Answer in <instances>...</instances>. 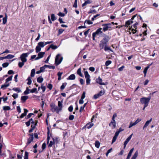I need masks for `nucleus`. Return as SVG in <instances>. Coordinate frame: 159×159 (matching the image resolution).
I'll use <instances>...</instances> for the list:
<instances>
[{
    "mask_svg": "<svg viewBox=\"0 0 159 159\" xmlns=\"http://www.w3.org/2000/svg\"><path fill=\"white\" fill-rule=\"evenodd\" d=\"M110 39V37L108 36L105 34L104 38L100 41L99 44V47L101 49H102L104 46L107 45Z\"/></svg>",
    "mask_w": 159,
    "mask_h": 159,
    "instance_id": "nucleus-1",
    "label": "nucleus"
},
{
    "mask_svg": "<svg viewBox=\"0 0 159 159\" xmlns=\"http://www.w3.org/2000/svg\"><path fill=\"white\" fill-rule=\"evenodd\" d=\"M151 98L150 97L148 98L143 97L140 98V102L142 104H144L145 107H147Z\"/></svg>",
    "mask_w": 159,
    "mask_h": 159,
    "instance_id": "nucleus-2",
    "label": "nucleus"
},
{
    "mask_svg": "<svg viewBox=\"0 0 159 159\" xmlns=\"http://www.w3.org/2000/svg\"><path fill=\"white\" fill-rule=\"evenodd\" d=\"M102 28H100L98 29L95 32H94L93 33L92 36L93 39V40H95V37L96 36H100L101 34L102 33Z\"/></svg>",
    "mask_w": 159,
    "mask_h": 159,
    "instance_id": "nucleus-3",
    "label": "nucleus"
},
{
    "mask_svg": "<svg viewBox=\"0 0 159 159\" xmlns=\"http://www.w3.org/2000/svg\"><path fill=\"white\" fill-rule=\"evenodd\" d=\"M61 55L58 54L56 56L55 59V63L57 66L59 65L62 61L63 59L62 57H60Z\"/></svg>",
    "mask_w": 159,
    "mask_h": 159,
    "instance_id": "nucleus-4",
    "label": "nucleus"
},
{
    "mask_svg": "<svg viewBox=\"0 0 159 159\" xmlns=\"http://www.w3.org/2000/svg\"><path fill=\"white\" fill-rule=\"evenodd\" d=\"M50 106L51 107V110L53 112H56L57 113H59L58 108L54 103H52Z\"/></svg>",
    "mask_w": 159,
    "mask_h": 159,
    "instance_id": "nucleus-5",
    "label": "nucleus"
},
{
    "mask_svg": "<svg viewBox=\"0 0 159 159\" xmlns=\"http://www.w3.org/2000/svg\"><path fill=\"white\" fill-rule=\"evenodd\" d=\"M29 54V53L27 52L26 53H23L21 54L20 58L21 59V61L25 62H26L27 61L26 57H28Z\"/></svg>",
    "mask_w": 159,
    "mask_h": 159,
    "instance_id": "nucleus-6",
    "label": "nucleus"
},
{
    "mask_svg": "<svg viewBox=\"0 0 159 159\" xmlns=\"http://www.w3.org/2000/svg\"><path fill=\"white\" fill-rule=\"evenodd\" d=\"M84 74L85 75V78L86 79V83L87 85L89 84L90 83V76L88 72L87 71H85L84 72Z\"/></svg>",
    "mask_w": 159,
    "mask_h": 159,
    "instance_id": "nucleus-7",
    "label": "nucleus"
},
{
    "mask_svg": "<svg viewBox=\"0 0 159 159\" xmlns=\"http://www.w3.org/2000/svg\"><path fill=\"white\" fill-rule=\"evenodd\" d=\"M111 24L110 23L104 24L102 25V26H103V30L105 32L108 30L109 29L111 28Z\"/></svg>",
    "mask_w": 159,
    "mask_h": 159,
    "instance_id": "nucleus-8",
    "label": "nucleus"
},
{
    "mask_svg": "<svg viewBox=\"0 0 159 159\" xmlns=\"http://www.w3.org/2000/svg\"><path fill=\"white\" fill-rule=\"evenodd\" d=\"M136 16V15L133 16L131 19L126 22L125 25V27H128L129 25L133 23V20Z\"/></svg>",
    "mask_w": 159,
    "mask_h": 159,
    "instance_id": "nucleus-9",
    "label": "nucleus"
},
{
    "mask_svg": "<svg viewBox=\"0 0 159 159\" xmlns=\"http://www.w3.org/2000/svg\"><path fill=\"white\" fill-rule=\"evenodd\" d=\"M104 93L105 92L104 91L102 90H101L98 94H95L94 95L93 98L95 99H96L99 97L103 95L104 94Z\"/></svg>",
    "mask_w": 159,
    "mask_h": 159,
    "instance_id": "nucleus-10",
    "label": "nucleus"
},
{
    "mask_svg": "<svg viewBox=\"0 0 159 159\" xmlns=\"http://www.w3.org/2000/svg\"><path fill=\"white\" fill-rule=\"evenodd\" d=\"M52 141H51L50 143L48 145L49 147H51L54 145L55 143L57 142V138H56L55 139L52 137Z\"/></svg>",
    "mask_w": 159,
    "mask_h": 159,
    "instance_id": "nucleus-11",
    "label": "nucleus"
},
{
    "mask_svg": "<svg viewBox=\"0 0 159 159\" xmlns=\"http://www.w3.org/2000/svg\"><path fill=\"white\" fill-rule=\"evenodd\" d=\"M96 82L97 83L101 85H106V83L102 82V79L99 77L98 78L96 79Z\"/></svg>",
    "mask_w": 159,
    "mask_h": 159,
    "instance_id": "nucleus-12",
    "label": "nucleus"
},
{
    "mask_svg": "<svg viewBox=\"0 0 159 159\" xmlns=\"http://www.w3.org/2000/svg\"><path fill=\"white\" fill-rule=\"evenodd\" d=\"M133 134H131L130 135H129L128 138H127L125 141L124 142V148L125 149V147H126V146L128 143L129 142L130 139H131L132 136L133 135Z\"/></svg>",
    "mask_w": 159,
    "mask_h": 159,
    "instance_id": "nucleus-13",
    "label": "nucleus"
},
{
    "mask_svg": "<svg viewBox=\"0 0 159 159\" xmlns=\"http://www.w3.org/2000/svg\"><path fill=\"white\" fill-rule=\"evenodd\" d=\"M29 135L30 136V137L29 138L27 139L28 141L27 143V145L31 143V142L33 141L34 139L33 134H29Z\"/></svg>",
    "mask_w": 159,
    "mask_h": 159,
    "instance_id": "nucleus-14",
    "label": "nucleus"
},
{
    "mask_svg": "<svg viewBox=\"0 0 159 159\" xmlns=\"http://www.w3.org/2000/svg\"><path fill=\"white\" fill-rule=\"evenodd\" d=\"M44 54H45L44 52H39L38 55V57H37L36 58H35V60H38L41 58H42L43 57Z\"/></svg>",
    "mask_w": 159,
    "mask_h": 159,
    "instance_id": "nucleus-15",
    "label": "nucleus"
},
{
    "mask_svg": "<svg viewBox=\"0 0 159 159\" xmlns=\"http://www.w3.org/2000/svg\"><path fill=\"white\" fill-rule=\"evenodd\" d=\"M63 101H59L58 102V110L59 111H61L62 110L63 107L62 105Z\"/></svg>",
    "mask_w": 159,
    "mask_h": 159,
    "instance_id": "nucleus-16",
    "label": "nucleus"
},
{
    "mask_svg": "<svg viewBox=\"0 0 159 159\" xmlns=\"http://www.w3.org/2000/svg\"><path fill=\"white\" fill-rule=\"evenodd\" d=\"M152 120V118H151L149 120H147L146 122L145 123V125H144L143 128V129H144V128H146L149 125V123L151 122Z\"/></svg>",
    "mask_w": 159,
    "mask_h": 159,
    "instance_id": "nucleus-17",
    "label": "nucleus"
},
{
    "mask_svg": "<svg viewBox=\"0 0 159 159\" xmlns=\"http://www.w3.org/2000/svg\"><path fill=\"white\" fill-rule=\"evenodd\" d=\"M24 112L21 114L20 117L21 118H23L24 116L26 115L27 113L28 112V111L27 109L24 108Z\"/></svg>",
    "mask_w": 159,
    "mask_h": 159,
    "instance_id": "nucleus-18",
    "label": "nucleus"
},
{
    "mask_svg": "<svg viewBox=\"0 0 159 159\" xmlns=\"http://www.w3.org/2000/svg\"><path fill=\"white\" fill-rule=\"evenodd\" d=\"M111 125H112L113 129L115 128L116 125V121H111L109 124V126H111Z\"/></svg>",
    "mask_w": 159,
    "mask_h": 159,
    "instance_id": "nucleus-19",
    "label": "nucleus"
},
{
    "mask_svg": "<svg viewBox=\"0 0 159 159\" xmlns=\"http://www.w3.org/2000/svg\"><path fill=\"white\" fill-rule=\"evenodd\" d=\"M118 135V134H117L115 133V135L114 136V137L113 138V139H112V144L113 143H114V142H115L116 141Z\"/></svg>",
    "mask_w": 159,
    "mask_h": 159,
    "instance_id": "nucleus-20",
    "label": "nucleus"
},
{
    "mask_svg": "<svg viewBox=\"0 0 159 159\" xmlns=\"http://www.w3.org/2000/svg\"><path fill=\"white\" fill-rule=\"evenodd\" d=\"M75 78V75L74 74H73L70 75L68 78H67V80H74Z\"/></svg>",
    "mask_w": 159,
    "mask_h": 159,
    "instance_id": "nucleus-21",
    "label": "nucleus"
},
{
    "mask_svg": "<svg viewBox=\"0 0 159 159\" xmlns=\"http://www.w3.org/2000/svg\"><path fill=\"white\" fill-rule=\"evenodd\" d=\"M93 125V123L92 122L89 123H87L86 125V126L87 128L88 129H89L92 127Z\"/></svg>",
    "mask_w": 159,
    "mask_h": 159,
    "instance_id": "nucleus-22",
    "label": "nucleus"
},
{
    "mask_svg": "<svg viewBox=\"0 0 159 159\" xmlns=\"http://www.w3.org/2000/svg\"><path fill=\"white\" fill-rule=\"evenodd\" d=\"M77 74L79 75L81 77H83V75L81 72V68H80L78 69L77 72Z\"/></svg>",
    "mask_w": 159,
    "mask_h": 159,
    "instance_id": "nucleus-23",
    "label": "nucleus"
},
{
    "mask_svg": "<svg viewBox=\"0 0 159 159\" xmlns=\"http://www.w3.org/2000/svg\"><path fill=\"white\" fill-rule=\"evenodd\" d=\"M28 98V96H22L21 98V100L22 101H25Z\"/></svg>",
    "mask_w": 159,
    "mask_h": 159,
    "instance_id": "nucleus-24",
    "label": "nucleus"
},
{
    "mask_svg": "<svg viewBox=\"0 0 159 159\" xmlns=\"http://www.w3.org/2000/svg\"><path fill=\"white\" fill-rule=\"evenodd\" d=\"M38 45L41 48L43 47L45 45L44 44V43L43 42H40L38 43Z\"/></svg>",
    "mask_w": 159,
    "mask_h": 159,
    "instance_id": "nucleus-25",
    "label": "nucleus"
},
{
    "mask_svg": "<svg viewBox=\"0 0 159 159\" xmlns=\"http://www.w3.org/2000/svg\"><path fill=\"white\" fill-rule=\"evenodd\" d=\"M43 78L41 76H40L37 79V81L39 83H42L43 81Z\"/></svg>",
    "mask_w": 159,
    "mask_h": 159,
    "instance_id": "nucleus-26",
    "label": "nucleus"
},
{
    "mask_svg": "<svg viewBox=\"0 0 159 159\" xmlns=\"http://www.w3.org/2000/svg\"><path fill=\"white\" fill-rule=\"evenodd\" d=\"M41 48L37 45L35 48L36 52L37 53L39 52L41 50Z\"/></svg>",
    "mask_w": 159,
    "mask_h": 159,
    "instance_id": "nucleus-27",
    "label": "nucleus"
},
{
    "mask_svg": "<svg viewBox=\"0 0 159 159\" xmlns=\"http://www.w3.org/2000/svg\"><path fill=\"white\" fill-rule=\"evenodd\" d=\"M138 154V151H136L135 152L133 156L132 157V158L134 159H136V157H137Z\"/></svg>",
    "mask_w": 159,
    "mask_h": 159,
    "instance_id": "nucleus-28",
    "label": "nucleus"
},
{
    "mask_svg": "<svg viewBox=\"0 0 159 159\" xmlns=\"http://www.w3.org/2000/svg\"><path fill=\"white\" fill-rule=\"evenodd\" d=\"M10 108V107L8 106H5L3 107V109L4 111L9 110Z\"/></svg>",
    "mask_w": 159,
    "mask_h": 159,
    "instance_id": "nucleus-29",
    "label": "nucleus"
},
{
    "mask_svg": "<svg viewBox=\"0 0 159 159\" xmlns=\"http://www.w3.org/2000/svg\"><path fill=\"white\" fill-rule=\"evenodd\" d=\"M6 57V59H11L13 58L14 57V56L12 55L9 54Z\"/></svg>",
    "mask_w": 159,
    "mask_h": 159,
    "instance_id": "nucleus-30",
    "label": "nucleus"
},
{
    "mask_svg": "<svg viewBox=\"0 0 159 159\" xmlns=\"http://www.w3.org/2000/svg\"><path fill=\"white\" fill-rule=\"evenodd\" d=\"M100 142L98 141H96L95 143V147L97 148H99L100 145Z\"/></svg>",
    "mask_w": 159,
    "mask_h": 159,
    "instance_id": "nucleus-31",
    "label": "nucleus"
},
{
    "mask_svg": "<svg viewBox=\"0 0 159 159\" xmlns=\"http://www.w3.org/2000/svg\"><path fill=\"white\" fill-rule=\"evenodd\" d=\"M7 15H6V16L5 17H4L2 19L3 23V24H5L7 23Z\"/></svg>",
    "mask_w": 159,
    "mask_h": 159,
    "instance_id": "nucleus-32",
    "label": "nucleus"
},
{
    "mask_svg": "<svg viewBox=\"0 0 159 159\" xmlns=\"http://www.w3.org/2000/svg\"><path fill=\"white\" fill-rule=\"evenodd\" d=\"M25 62L23 61H22L21 62H19L18 63V66L19 67L21 68L24 65V63Z\"/></svg>",
    "mask_w": 159,
    "mask_h": 159,
    "instance_id": "nucleus-33",
    "label": "nucleus"
},
{
    "mask_svg": "<svg viewBox=\"0 0 159 159\" xmlns=\"http://www.w3.org/2000/svg\"><path fill=\"white\" fill-rule=\"evenodd\" d=\"M35 74V70L34 69L32 70L31 73V76L32 77H33Z\"/></svg>",
    "mask_w": 159,
    "mask_h": 159,
    "instance_id": "nucleus-34",
    "label": "nucleus"
},
{
    "mask_svg": "<svg viewBox=\"0 0 159 159\" xmlns=\"http://www.w3.org/2000/svg\"><path fill=\"white\" fill-rule=\"evenodd\" d=\"M28 155H29L28 152L26 151H25V152L24 159H28Z\"/></svg>",
    "mask_w": 159,
    "mask_h": 159,
    "instance_id": "nucleus-35",
    "label": "nucleus"
},
{
    "mask_svg": "<svg viewBox=\"0 0 159 159\" xmlns=\"http://www.w3.org/2000/svg\"><path fill=\"white\" fill-rule=\"evenodd\" d=\"M50 47H51V48L53 50L57 48V47L56 46L53 45V44H52L50 45Z\"/></svg>",
    "mask_w": 159,
    "mask_h": 159,
    "instance_id": "nucleus-36",
    "label": "nucleus"
},
{
    "mask_svg": "<svg viewBox=\"0 0 159 159\" xmlns=\"http://www.w3.org/2000/svg\"><path fill=\"white\" fill-rule=\"evenodd\" d=\"M27 80L28 81V82L27 83V84L28 85L31 84L32 83L31 78L29 77L27 79Z\"/></svg>",
    "mask_w": 159,
    "mask_h": 159,
    "instance_id": "nucleus-37",
    "label": "nucleus"
},
{
    "mask_svg": "<svg viewBox=\"0 0 159 159\" xmlns=\"http://www.w3.org/2000/svg\"><path fill=\"white\" fill-rule=\"evenodd\" d=\"M132 27H129V30H131V32L133 34H135L136 32V30L132 28Z\"/></svg>",
    "mask_w": 159,
    "mask_h": 159,
    "instance_id": "nucleus-38",
    "label": "nucleus"
},
{
    "mask_svg": "<svg viewBox=\"0 0 159 159\" xmlns=\"http://www.w3.org/2000/svg\"><path fill=\"white\" fill-rule=\"evenodd\" d=\"M44 66L48 67L49 69H54L55 68V67L54 66L47 65H44Z\"/></svg>",
    "mask_w": 159,
    "mask_h": 159,
    "instance_id": "nucleus-39",
    "label": "nucleus"
},
{
    "mask_svg": "<svg viewBox=\"0 0 159 159\" xmlns=\"http://www.w3.org/2000/svg\"><path fill=\"white\" fill-rule=\"evenodd\" d=\"M136 124H136V123L135 122L133 123H132V122H131L130 123L129 125V128H131L133 126H134Z\"/></svg>",
    "mask_w": 159,
    "mask_h": 159,
    "instance_id": "nucleus-40",
    "label": "nucleus"
},
{
    "mask_svg": "<svg viewBox=\"0 0 159 159\" xmlns=\"http://www.w3.org/2000/svg\"><path fill=\"white\" fill-rule=\"evenodd\" d=\"M49 130L48 128V136L47 138V143H48L49 142V140L50 139V137L49 136Z\"/></svg>",
    "mask_w": 159,
    "mask_h": 159,
    "instance_id": "nucleus-41",
    "label": "nucleus"
},
{
    "mask_svg": "<svg viewBox=\"0 0 159 159\" xmlns=\"http://www.w3.org/2000/svg\"><path fill=\"white\" fill-rule=\"evenodd\" d=\"M12 76H11L7 79L6 80V82L7 83L12 80Z\"/></svg>",
    "mask_w": 159,
    "mask_h": 159,
    "instance_id": "nucleus-42",
    "label": "nucleus"
},
{
    "mask_svg": "<svg viewBox=\"0 0 159 159\" xmlns=\"http://www.w3.org/2000/svg\"><path fill=\"white\" fill-rule=\"evenodd\" d=\"M32 120V118H31L27 122H26L25 123V124L28 127L30 125V122L31 121V120Z\"/></svg>",
    "mask_w": 159,
    "mask_h": 159,
    "instance_id": "nucleus-43",
    "label": "nucleus"
},
{
    "mask_svg": "<svg viewBox=\"0 0 159 159\" xmlns=\"http://www.w3.org/2000/svg\"><path fill=\"white\" fill-rule=\"evenodd\" d=\"M51 18L52 20L53 21L56 19V18L55 17V15L54 14H52L51 15Z\"/></svg>",
    "mask_w": 159,
    "mask_h": 159,
    "instance_id": "nucleus-44",
    "label": "nucleus"
},
{
    "mask_svg": "<svg viewBox=\"0 0 159 159\" xmlns=\"http://www.w3.org/2000/svg\"><path fill=\"white\" fill-rule=\"evenodd\" d=\"M12 90L15 91L17 92L18 93L21 92V90L18 88H14L12 89Z\"/></svg>",
    "mask_w": 159,
    "mask_h": 159,
    "instance_id": "nucleus-45",
    "label": "nucleus"
},
{
    "mask_svg": "<svg viewBox=\"0 0 159 159\" xmlns=\"http://www.w3.org/2000/svg\"><path fill=\"white\" fill-rule=\"evenodd\" d=\"M111 63V61L110 60H107L105 62V65L106 66H109Z\"/></svg>",
    "mask_w": 159,
    "mask_h": 159,
    "instance_id": "nucleus-46",
    "label": "nucleus"
},
{
    "mask_svg": "<svg viewBox=\"0 0 159 159\" xmlns=\"http://www.w3.org/2000/svg\"><path fill=\"white\" fill-rule=\"evenodd\" d=\"M37 89L36 88H34L32 89L30 91V92L31 93H34L35 92L38 93V92L37 91Z\"/></svg>",
    "mask_w": 159,
    "mask_h": 159,
    "instance_id": "nucleus-47",
    "label": "nucleus"
},
{
    "mask_svg": "<svg viewBox=\"0 0 159 159\" xmlns=\"http://www.w3.org/2000/svg\"><path fill=\"white\" fill-rule=\"evenodd\" d=\"M66 85V83H63L61 87V89L63 90L64 89L65 86Z\"/></svg>",
    "mask_w": 159,
    "mask_h": 159,
    "instance_id": "nucleus-48",
    "label": "nucleus"
},
{
    "mask_svg": "<svg viewBox=\"0 0 159 159\" xmlns=\"http://www.w3.org/2000/svg\"><path fill=\"white\" fill-rule=\"evenodd\" d=\"M9 84H4L3 85H2L1 86V89H3V88H7V87H8V86H9Z\"/></svg>",
    "mask_w": 159,
    "mask_h": 159,
    "instance_id": "nucleus-49",
    "label": "nucleus"
},
{
    "mask_svg": "<svg viewBox=\"0 0 159 159\" xmlns=\"http://www.w3.org/2000/svg\"><path fill=\"white\" fill-rule=\"evenodd\" d=\"M87 22V23L89 25L92 24L93 23L92 21H91L90 20H86L84 21V24H85V23Z\"/></svg>",
    "mask_w": 159,
    "mask_h": 159,
    "instance_id": "nucleus-50",
    "label": "nucleus"
},
{
    "mask_svg": "<svg viewBox=\"0 0 159 159\" xmlns=\"http://www.w3.org/2000/svg\"><path fill=\"white\" fill-rule=\"evenodd\" d=\"M124 130V129H122L121 128H119L118 130L116 132V133L117 134H118L119 135V134L120 132H121L122 131H123Z\"/></svg>",
    "mask_w": 159,
    "mask_h": 159,
    "instance_id": "nucleus-51",
    "label": "nucleus"
},
{
    "mask_svg": "<svg viewBox=\"0 0 159 159\" xmlns=\"http://www.w3.org/2000/svg\"><path fill=\"white\" fill-rule=\"evenodd\" d=\"M9 65L8 62H6L2 64V66L3 67H7Z\"/></svg>",
    "mask_w": 159,
    "mask_h": 159,
    "instance_id": "nucleus-52",
    "label": "nucleus"
},
{
    "mask_svg": "<svg viewBox=\"0 0 159 159\" xmlns=\"http://www.w3.org/2000/svg\"><path fill=\"white\" fill-rule=\"evenodd\" d=\"M73 7H74L76 8L77 7V0H75Z\"/></svg>",
    "mask_w": 159,
    "mask_h": 159,
    "instance_id": "nucleus-53",
    "label": "nucleus"
},
{
    "mask_svg": "<svg viewBox=\"0 0 159 159\" xmlns=\"http://www.w3.org/2000/svg\"><path fill=\"white\" fill-rule=\"evenodd\" d=\"M48 88L50 90L52 89V85L51 84H49L47 86Z\"/></svg>",
    "mask_w": 159,
    "mask_h": 159,
    "instance_id": "nucleus-54",
    "label": "nucleus"
},
{
    "mask_svg": "<svg viewBox=\"0 0 159 159\" xmlns=\"http://www.w3.org/2000/svg\"><path fill=\"white\" fill-rule=\"evenodd\" d=\"M104 49L105 51H108L109 50H111L110 48L107 46V45L104 46Z\"/></svg>",
    "mask_w": 159,
    "mask_h": 159,
    "instance_id": "nucleus-55",
    "label": "nucleus"
},
{
    "mask_svg": "<svg viewBox=\"0 0 159 159\" xmlns=\"http://www.w3.org/2000/svg\"><path fill=\"white\" fill-rule=\"evenodd\" d=\"M134 148H133L131 149V150H130L129 152V153L128 155L131 156L132 154L134 151Z\"/></svg>",
    "mask_w": 159,
    "mask_h": 159,
    "instance_id": "nucleus-56",
    "label": "nucleus"
},
{
    "mask_svg": "<svg viewBox=\"0 0 159 159\" xmlns=\"http://www.w3.org/2000/svg\"><path fill=\"white\" fill-rule=\"evenodd\" d=\"M74 116L73 115H70L69 117V119L70 120H72L74 119Z\"/></svg>",
    "mask_w": 159,
    "mask_h": 159,
    "instance_id": "nucleus-57",
    "label": "nucleus"
},
{
    "mask_svg": "<svg viewBox=\"0 0 159 159\" xmlns=\"http://www.w3.org/2000/svg\"><path fill=\"white\" fill-rule=\"evenodd\" d=\"M41 88L42 89L43 92H44L46 89V87L45 86H44L43 85H41Z\"/></svg>",
    "mask_w": 159,
    "mask_h": 159,
    "instance_id": "nucleus-58",
    "label": "nucleus"
},
{
    "mask_svg": "<svg viewBox=\"0 0 159 159\" xmlns=\"http://www.w3.org/2000/svg\"><path fill=\"white\" fill-rule=\"evenodd\" d=\"M12 96L14 99H16L18 97V94L16 93H14L12 95Z\"/></svg>",
    "mask_w": 159,
    "mask_h": 159,
    "instance_id": "nucleus-59",
    "label": "nucleus"
},
{
    "mask_svg": "<svg viewBox=\"0 0 159 159\" xmlns=\"http://www.w3.org/2000/svg\"><path fill=\"white\" fill-rule=\"evenodd\" d=\"M73 110V107L72 106H70L68 108V110L70 112H72Z\"/></svg>",
    "mask_w": 159,
    "mask_h": 159,
    "instance_id": "nucleus-60",
    "label": "nucleus"
},
{
    "mask_svg": "<svg viewBox=\"0 0 159 159\" xmlns=\"http://www.w3.org/2000/svg\"><path fill=\"white\" fill-rule=\"evenodd\" d=\"M33 115L34 114L33 113H30L27 116L26 118L27 119H29L30 118L32 115Z\"/></svg>",
    "mask_w": 159,
    "mask_h": 159,
    "instance_id": "nucleus-61",
    "label": "nucleus"
},
{
    "mask_svg": "<svg viewBox=\"0 0 159 159\" xmlns=\"http://www.w3.org/2000/svg\"><path fill=\"white\" fill-rule=\"evenodd\" d=\"M58 15L61 16H65V14L64 13H62L61 12H60L58 14Z\"/></svg>",
    "mask_w": 159,
    "mask_h": 159,
    "instance_id": "nucleus-62",
    "label": "nucleus"
},
{
    "mask_svg": "<svg viewBox=\"0 0 159 159\" xmlns=\"http://www.w3.org/2000/svg\"><path fill=\"white\" fill-rule=\"evenodd\" d=\"M85 97V92H84L81 96V98L84 99Z\"/></svg>",
    "mask_w": 159,
    "mask_h": 159,
    "instance_id": "nucleus-63",
    "label": "nucleus"
},
{
    "mask_svg": "<svg viewBox=\"0 0 159 159\" xmlns=\"http://www.w3.org/2000/svg\"><path fill=\"white\" fill-rule=\"evenodd\" d=\"M46 144L45 143H44L43 144L42 146V148L43 150L44 149L46 148Z\"/></svg>",
    "mask_w": 159,
    "mask_h": 159,
    "instance_id": "nucleus-64",
    "label": "nucleus"
}]
</instances>
